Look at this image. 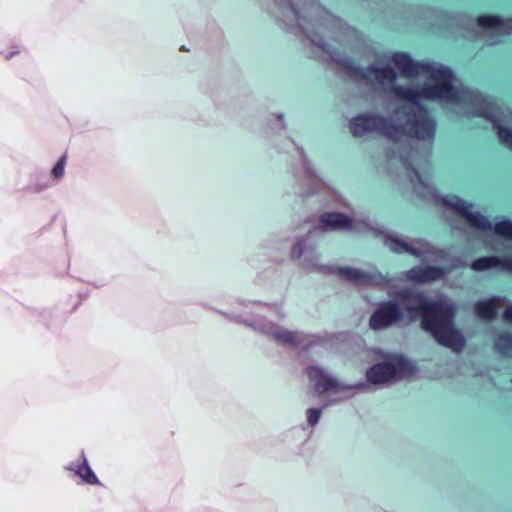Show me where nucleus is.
Listing matches in <instances>:
<instances>
[{
	"mask_svg": "<svg viewBox=\"0 0 512 512\" xmlns=\"http://www.w3.org/2000/svg\"><path fill=\"white\" fill-rule=\"evenodd\" d=\"M278 118H279V119H282V118H283V115H282V114H279V115H278Z\"/></svg>",
	"mask_w": 512,
	"mask_h": 512,
	"instance_id": "cd10ccee",
	"label": "nucleus"
},
{
	"mask_svg": "<svg viewBox=\"0 0 512 512\" xmlns=\"http://www.w3.org/2000/svg\"><path fill=\"white\" fill-rule=\"evenodd\" d=\"M231 319L235 322L243 323L255 331L271 337L278 343L292 347L307 349L321 344L324 341V338L319 335L304 334L302 332L290 331L280 327L270 321H267L254 310L251 311V318L249 319H243L240 316H233Z\"/></svg>",
	"mask_w": 512,
	"mask_h": 512,
	"instance_id": "39448f33",
	"label": "nucleus"
},
{
	"mask_svg": "<svg viewBox=\"0 0 512 512\" xmlns=\"http://www.w3.org/2000/svg\"><path fill=\"white\" fill-rule=\"evenodd\" d=\"M494 231L497 235L512 240V221L503 220L495 224Z\"/></svg>",
	"mask_w": 512,
	"mask_h": 512,
	"instance_id": "6ab92c4d",
	"label": "nucleus"
},
{
	"mask_svg": "<svg viewBox=\"0 0 512 512\" xmlns=\"http://www.w3.org/2000/svg\"><path fill=\"white\" fill-rule=\"evenodd\" d=\"M322 415V408H310L306 411L307 422L311 427L318 424Z\"/></svg>",
	"mask_w": 512,
	"mask_h": 512,
	"instance_id": "aec40b11",
	"label": "nucleus"
},
{
	"mask_svg": "<svg viewBox=\"0 0 512 512\" xmlns=\"http://www.w3.org/2000/svg\"><path fill=\"white\" fill-rule=\"evenodd\" d=\"M501 42V39H497V38H494V37H490V39L488 40V43L490 45H495V44H498Z\"/></svg>",
	"mask_w": 512,
	"mask_h": 512,
	"instance_id": "a878e982",
	"label": "nucleus"
},
{
	"mask_svg": "<svg viewBox=\"0 0 512 512\" xmlns=\"http://www.w3.org/2000/svg\"><path fill=\"white\" fill-rule=\"evenodd\" d=\"M253 306H255L257 309H262V308H265V309H268V310L276 309V307L271 305V304L261 303V302L253 303Z\"/></svg>",
	"mask_w": 512,
	"mask_h": 512,
	"instance_id": "393cba45",
	"label": "nucleus"
},
{
	"mask_svg": "<svg viewBox=\"0 0 512 512\" xmlns=\"http://www.w3.org/2000/svg\"><path fill=\"white\" fill-rule=\"evenodd\" d=\"M503 319L506 322L512 323V305L507 307L503 314Z\"/></svg>",
	"mask_w": 512,
	"mask_h": 512,
	"instance_id": "b1692460",
	"label": "nucleus"
},
{
	"mask_svg": "<svg viewBox=\"0 0 512 512\" xmlns=\"http://www.w3.org/2000/svg\"><path fill=\"white\" fill-rule=\"evenodd\" d=\"M289 7V13L292 19L286 22L289 28H299L309 39V41L326 52L333 60L342 63L347 58L342 57L335 50H331L323 39L314 33V29H323L331 33L336 41H340L338 32L349 33L351 28L346 26L339 18L326 11L315 0H286Z\"/></svg>",
	"mask_w": 512,
	"mask_h": 512,
	"instance_id": "7ed1b4c3",
	"label": "nucleus"
},
{
	"mask_svg": "<svg viewBox=\"0 0 512 512\" xmlns=\"http://www.w3.org/2000/svg\"><path fill=\"white\" fill-rule=\"evenodd\" d=\"M65 164H66V156L63 155L62 157H60V159L57 161V163L54 165V167L52 169V175L54 176L55 179L62 178V176L64 174Z\"/></svg>",
	"mask_w": 512,
	"mask_h": 512,
	"instance_id": "412c9836",
	"label": "nucleus"
},
{
	"mask_svg": "<svg viewBox=\"0 0 512 512\" xmlns=\"http://www.w3.org/2000/svg\"><path fill=\"white\" fill-rule=\"evenodd\" d=\"M504 302V298L494 296L475 304V313L482 319L492 320L497 316V306Z\"/></svg>",
	"mask_w": 512,
	"mask_h": 512,
	"instance_id": "ddd939ff",
	"label": "nucleus"
},
{
	"mask_svg": "<svg viewBox=\"0 0 512 512\" xmlns=\"http://www.w3.org/2000/svg\"><path fill=\"white\" fill-rule=\"evenodd\" d=\"M17 53H18V51H12V52L8 53L7 55H5L4 57H5L6 59H9V58H11L12 56H14V55H15V54H17Z\"/></svg>",
	"mask_w": 512,
	"mask_h": 512,
	"instance_id": "bb28decb",
	"label": "nucleus"
},
{
	"mask_svg": "<svg viewBox=\"0 0 512 512\" xmlns=\"http://www.w3.org/2000/svg\"><path fill=\"white\" fill-rule=\"evenodd\" d=\"M306 374L309 380L314 384L315 394L320 396L328 391H350L352 389H364L366 384L359 382L354 385H346L338 379L332 377L323 368L319 366H309L306 368Z\"/></svg>",
	"mask_w": 512,
	"mask_h": 512,
	"instance_id": "6e6552de",
	"label": "nucleus"
},
{
	"mask_svg": "<svg viewBox=\"0 0 512 512\" xmlns=\"http://www.w3.org/2000/svg\"><path fill=\"white\" fill-rule=\"evenodd\" d=\"M336 272L344 279L357 285L384 286L390 282L389 278L376 271L365 272L358 268L342 267L338 268Z\"/></svg>",
	"mask_w": 512,
	"mask_h": 512,
	"instance_id": "9d476101",
	"label": "nucleus"
},
{
	"mask_svg": "<svg viewBox=\"0 0 512 512\" xmlns=\"http://www.w3.org/2000/svg\"><path fill=\"white\" fill-rule=\"evenodd\" d=\"M416 367L403 356H393L388 361L375 364L366 373L368 382L386 384L414 374Z\"/></svg>",
	"mask_w": 512,
	"mask_h": 512,
	"instance_id": "423d86ee",
	"label": "nucleus"
},
{
	"mask_svg": "<svg viewBox=\"0 0 512 512\" xmlns=\"http://www.w3.org/2000/svg\"><path fill=\"white\" fill-rule=\"evenodd\" d=\"M351 231L354 222L347 215L339 212H327L321 215L318 225L310 229L304 237L296 240L291 248V258L301 260L300 265L307 269L322 272H335L332 267L319 265V254L316 251V236L326 231Z\"/></svg>",
	"mask_w": 512,
	"mask_h": 512,
	"instance_id": "20e7f679",
	"label": "nucleus"
},
{
	"mask_svg": "<svg viewBox=\"0 0 512 512\" xmlns=\"http://www.w3.org/2000/svg\"><path fill=\"white\" fill-rule=\"evenodd\" d=\"M384 243L392 252L408 253L423 261H434L440 258L439 253L422 239H413L407 242L401 237L385 235Z\"/></svg>",
	"mask_w": 512,
	"mask_h": 512,
	"instance_id": "0eeeda50",
	"label": "nucleus"
},
{
	"mask_svg": "<svg viewBox=\"0 0 512 512\" xmlns=\"http://www.w3.org/2000/svg\"><path fill=\"white\" fill-rule=\"evenodd\" d=\"M442 202L456 211L461 217H463L469 225L472 227L489 231L492 229L491 222L479 212H471L472 204L464 201L456 195L446 196L442 199Z\"/></svg>",
	"mask_w": 512,
	"mask_h": 512,
	"instance_id": "1a4fd4ad",
	"label": "nucleus"
},
{
	"mask_svg": "<svg viewBox=\"0 0 512 512\" xmlns=\"http://www.w3.org/2000/svg\"><path fill=\"white\" fill-rule=\"evenodd\" d=\"M445 270L440 267L428 266H416L405 272V277L409 281L427 283L436 281L443 278Z\"/></svg>",
	"mask_w": 512,
	"mask_h": 512,
	"instance_id": "9b49d317",
	"label": "nucleus"
},
{
	"mask_svg": "<svg viewBox=\"0 0 512 512\" xmlns=\"http://www.w3.org/2000/svg\"><path fill=\"white\" fill-rule=\"evenodd\" d=\"M478 26L492 34L508 35L512 33V18L504 21L498 16L483 15L478 18Z\"/></svg>",
	"mask_w": 512,
	"mask_h": 512,
	"instance_id": "f8f14e48",
	"label": "nucleus"
},
{
	"mask_svg": "<svg viewBox=\"0 0 512 512\" xmlns=\"http://www.w3.org/2000/svg\"><path fill=\"white\" fill-rule=\"evenodd\" d=\"M67 469L74 472L87 484H99L98 478L88 464L84 451L81 452V463H71Z\"/></svg>",
	"mask_w": 512,
	"mask_h": 512,
	"instance_id": "4468645a",
	"label": "nucleus"
},
{
	"mask_svg": "<svg viewBox=\"0 0 512 512\" xmlns=\"http://www.w3.org/2000/svg\"><path fill=\"white\" fill-rule=\"evenodd\" d=\"M402 161H403L404 165L407 168L411 167L412 170H413L414 176L417 179V183H414V188L417 191H420V187H421L423 189H426L428 193L432 194V191H431V188H430L429 184L422 178V176L420 175L418 169H416L415 167L412 166V164L409 161V159L402 157Z\"/></svg>",
	"mask_w": 512,
	"mask_h": 512,
	"instance_id": "a211bd4d",
	"label": "nucleus"
},
{
	"mask_svg": "<svg viewBox=\"0 0 512 512\" xmlns=\"http://www.w3.org/2000/svg\"><path fill=\"white\" fill-rule=\"evenodd\" d=\"M494 347L504 357L512 358V333L500 334L495 339Z\"/></svg>",
	"mask_w": 512,
	"mask_h": 512,
	"instance_id": "dca6fc26",
	"label": "nucleus"
},
{
	"mask_svg": "<svg viewBox=\"0 0 512 512\" xmlns=\"http://www.w3.org/2000/svg\"><path fill=\"white\" fill-rule=\"evenodd\" d=\"M47 187H48V184L45 183V184L31 185V186H28L26 189H27V191H30V192H41V191L45 190Z\"/></svg>",
	"mask_w": 512,
	"mask_h": 512,
	"instance_id": "5701e85b",
	"label": "nucleus"
},
{
	"mask_svg": "<svg viewBox=\"0 0 512 512\" xmlns=\"http://www.w3.org/2000/svg\"><path fill=\"white\" fill-rule=\"evenodd\" d=\"M455 304L451 301L428 300L424 293L404 289L397 293V301L381 302L369 319L373 330H382L397 324H408L422 314V328L442 346L461 352L465 338L455 327Z\"/></svg>",
	"mask_w": 512,
	"mask_h": 512,
	"instance_id": "f03ea898",
	"label": "nucleus"
},
{
	"mask_svg": "<svg viewBox=\"0 0 512 512\" xmlns=\"http://www.w3.org/2000/svg\"><path fill=\"white\" fill-rule=\"evenodd\" d=\"M300 154H301V158H302L304 180L307 181V185L309 186V189L301 192V194L302 195H311L316 191V189H318L321 186V181H320V179L317 178V176L311 170L309 163L305 159V156H304V153L302 150H301Z\"/></svg>",
	"mask_w": 512,
	"mask_h": 512,
	"instance_id": "2eb2a0df",
	"label": "nucleus"
},
{
	"mask_svg": "<svg viewBox=\"0 0 512 512\" xmlns=\"http://www.w3.org/2000/svg\"><path fill=\"white\" fill-rule=\"evenodd\" d=\"M500 257L487 256L481 257L472 263V269L475 271H485L491 268L499 269Z\"/></svg>",
	"mask_w": 512,
	"mask_h": 512,
	"instance_id": "f3484780",
	"label": "nucleus"
},
{
	"mask_svg": "<svg viewBox=\"0 0 512 512\" xmlns=\"http://www.w3.org/2000/svg\"><path fill=\"white\" fill-rule=\"evenodd\" d=\"M499 269L512 273V257L500 258Z\"/></svg>",
	"mask_w": 512,
	"mask_h": 512,
	"instance_id": "4be33fe9",
	"label": "nucleus"
},
{
	"mask_svg": "<svg viewBox=\"0 0 512 512\" xmlns=\"http://www.w3.org/2000/svg\"><path fill=\"white\" fill-rule=\"evenodd\" d=\"M391 60L402 75L409 78L425 77L423 87L412 89L396 85V72L388 65L380 67L372 64L361 68L348 58L340 63L350 76L359 78L366 84L375 81L383 88L391 86L393 95L406 102L391 118L373 113L353 117L349 122L353 136L361 137L376 132L394 141H399L403 136H410L432 143L436 122L420 105L421 100H431L471 106L470 113L489 120L497 129L500 141L512 148V129L504 127V124H512V111L508 108L498 106L477 91L457 85V80L449 67L437 63L417 62L409 54L402 52L394 53Z\"/></svg>",
	"mask_w": 512,
	"mask_h": 512,
	"instance_id": "f257e3e1",
	"label": "nucleus"
}]
</instances>
